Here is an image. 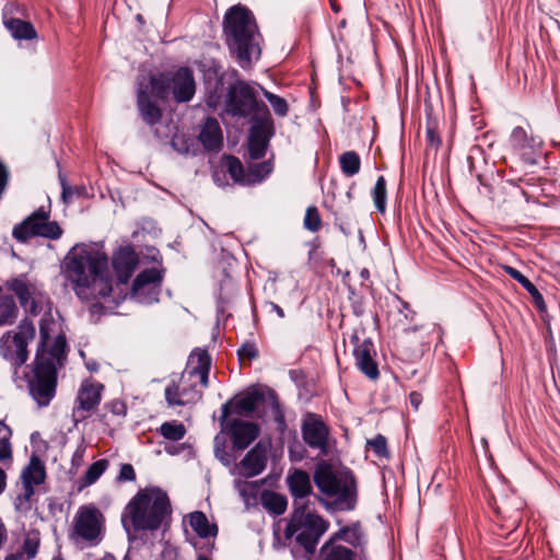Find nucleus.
Masks as SVG:
<instances>
[{
  "instance_id": "60",
  "label": "nucleus",
  "mask_w": 560,
  "mask_h": 560,
  "mask_svg": "<svg viewBox=\"0 0 560 560\" xmlns=\"http://www.w3.org/2000/svg\"><path fill=\"white\" fill-rule=\"evenodd\" d=\"M397 299L400 303V307L398 308V311L400 313L406 311V314H405L406 319L413 320L417 313L413 310H411L410 304L408 302L401 300L399 296H397Z\"/></svg>"
},
{
  "instance_id": "28",
  "label": "nucleus",
  "mask_w": 560,
  "mask_h": 560,
  "mask_svg": "<svg viewBox=\"0 0 560 560\" xmlns=\"http://www.w3.org/2000/svg\"><path fill=\"white\" fill-rule=\"evenodd\" d=\"M189 525L200 539H214L219 528L215 523H210L202 511H195L189 514Z\"/></svg>"
},
{
  "instance_id": "10",
  "label": "nucleus",
  "mask_w": 560,
  "mask_h": 560,
  "mask_svg": "<svg viewBox=\"0 0 560 560\" xmlns=\"http://www.w3.org/2000/svg\"><path fill=\"white\" fill-rule=\"evenodd\" d=\"M50 210L39 207L15 224L12 236L16 242L26 244L33 237H43L50 241L59 240L62 229L57 221H50Z\"/></svg>"
},
{
  "instance_id": "49",
  "label": "nucleus",
  "mask_w": 560,
  "mask_h": 560,
  "mask_svg": "<svg viewBox=\"0 0 560 560\" xmlns=\"http://www.w3.org/2000/svg\"><path fill=\"white\" fill-rule=\"evenodd\" d=\"M320 215L318 209L315 206H310L306 209L304 217V228L310 232H317L320 228Z\"/></svg>"
},
{
  "instance_id": "9",
  "label": "nucleus",
  "mask_w": 560,
  "mask_h": 560,
  "mask_svg": "<svg viewBox=\"0 0 560 560\" xmlns=\"http://www.w3.org/2000/svg\"><path fill=\"white\" fill-rule=\"evenodd\" d=\"M206 95V105L215 110L225 100L228 86L235 81L240 72L236 69L224 70L215 59L199 65Z\"/></svg>"
},
{
  "instance_id": "26",
  "label": "nucleus",
  "mask_w": 560,
  "mask_h": 560,
  "mask_svg": "<svg viewBox=\"0 0 560 560\" xmlns=\"http://www.w3.org/2000/svg\"><path fill=\"white\" fill-rule=\"evenodd\" d=\"M314 555L308 556L303 549H301V558L299 560L304 558L306 560H312L311 558ZM319 558L320 560H354L355 552L349 547L335 544L332 540H327L319 549Z\"/></svg>"
},
{
  "instance_id": "54",
  "label": "nucleus",
  "mask_w": 560,
  "mask_h": 560,
  "mask_svg": "<svg viewBox=\"0 0 560 560\" xmlns=\"http://www.w3.org/2000/svg\"><path fill=\"white\" fill-rule=\"evenodd\" d=\"M229 301L223 298L222 293H219L215 299V313H217V325L221 322H225L230 314L225 315V310Z\"/></svg>"
},
{
  "instance_id": "24",
  "label": "nucleus",
  "mask_w": 560,
  "mask_h": 560,
  "mask_svg": "<svg viewBox=\"0 0 560 560\" xmlns=\"http://www.w3.org/2000/svg\"><path fill=\"white\" fill-rule=\"evenodd\" d=\"M57 380L27 377V387L31 397L39 407H47L56 396Z\"/></svg>"
},
{
  "instance_id": "15",
  "label": "nucleus",
  "mask_w": 560,
  "mask_h": 560,
  "mask_svg": "<svg viewBox=\"0 0 560 560\" xmlns=\"http://www.w3.org/2000/svg\"><path fill=\"white\" fill-rule=\"evenodd\" d=\"M35 337V326L28 317L21 319L18 325V331H8L0 339V348L3 351L4 345L11 341L14 347V353H10V359L15 368H20L28 360V342Z\"/></svg>"
},
{
  "instance_id": "39",
  "label": "nucleus",
  "mask_w": 560,
  "mask_h": 560,
  "mask_svg": "<svg viewBox=\"0 0 560 560\" xmlns=\"http://www.w3.org/2000/svg\"><path fill=\"white\" fill-rule=\"evenodd\" d=\"M186 432L187 431L185 425L177 420L163 422L158 429V433L161 436L173 442H177L184 439Z\"/></svg>"
},
{
  "instance_id": "48",
  "label": "nucleus",
  "mask_w": 560,
  "mask_h": 560,
  "mask_svg": "<svg viewBox=\"0 0 560 560\" xmlns=\"http://www.w3.org/2000/svg\"><path fill=\"white\" fill-rule=\"evenodd\" d=\"M40 546V539L38 537V533H36L34 536H27L22 544V551L23 557H25V560H32L34 559L37 553Z\"/></svg>"
},
{
  "instance_id": "58",
  "label": "nucleus",
  "mask_w": 560,
  "mask_h": 560,
  "mask_svg": "<svg viewBox=\"0 0 560 560\" xmlns=\"http://www.w3.org/2000/svg\"><path fill=\"white\" fill-rule=\"evenodd\" d=\"M476 178L479 183V192L487 196L489 199H493L492 197V194H493V188L490 184H488L483 176L479 173L476 174Z\"/></svg>"
},
{
  "instance_id": "25",
  "label": "nucleus",
  "mask_w": 560,
  "mask_h": 560,
  "mask_svg": "<svg viewBox=\"0 0 560 560\" xmlns=\"http://www.w3.org/2000/svg\"><path fill=\"white\" fill-rule=\"evenodd\" d=\"M198 140L207 151H219L223 145L221 127L214 117H206Z\"/></svg>"
},
{
  "instance_id": "41",
  "label": "nucleus",
  "mask_w": 560,
  "mask_h": 560,
  "mask_svg": "<svg viewBox=\"0 0 560 560\" xmlns=\"http://www.w3.org/2000/svg\"><path fill=\"white\" fill-rule=\"evenodd\" d=\"M371 194L377 212L384 213L386 211L387 203V188L386 179L384 176L377 177Z\"/></svg>"
},
{
  "instance_id": "44",
  "label": "nucleus",
  "mask_w": 560,
  "mask_h": 560,
  "mask_svg": "<svg viewBox=\"0 0 560 560\" xmlns=\"http://www.w3.org/2000/svg\"><path fill=\"white\" fill-rule=\"evenodd\" d=\"M257 86L262 91L264 96L269 102L270 106L272 107V109L277 116L284 117L288 115L289 105L284 97H281L279 95L264 89L259 84H257Z\"/></svg>"
},
{
  "instance_id": "56",
  "label": "nucleus",
  "mask_w": 560,
  "mask_h": 560,
  "mask_svg": "<svg viewBox=\"0 0 560 560\" xmlns=\"http://www.w3.org/2000/svg\"><path fill=\"white\" fill-rule=\"evenodd\" d=\"M105 408L115 416L125 417L127 413V407L122 400L114 399L105 404Z\"/></svg>"
},
{
  "instance_id": "33",
  "label": "nucleus",
  "mask_w": 560,
  "mask_h": 560,
  "mask_svg": "<svg viewBox=\"0 0 560 560\" xmlns=\"http://www.w3.org/2000/svg\"><path fill=\"white\" fill-rule=\"evenodd\" d=\"M273 171L271 160H265L248 165L246 186H254L262 183Z\"/></svg>"
},
{
  "instance_id": "50",
  "label": "nucleus",
  "mask_w": 560,
  "mask_h": 560,
  "mask_svg": "<svg viewBox=\"0 0 560 560\" xmlns=\"http://www.w3.org/2000/svg\"><path fill=\"white\" fill-rule=\"evenodd\" d=\"M368 444L371 446L374 454L380 458H388L389 452L387 448V440L384 435L377 434L374 439L369 440Z\"/></svg>"
},
{
  "instance_id": "29",
  "label": "nucleus",
  "mask_w": 560,
  "mask_h": 560,
  "mask_svg": "<svg viewBox=\"0 0 560 560\" xmlns=\"http://www.w3.org/2000/svg\"><path fill=\"white\" fill-rule=\"evenodd\" d=\"M3 24L14 39L31 40L37 37L34 25L28 21L10 18L4 20Z\"/></svg>"
},
{
  "instance_id": "59",
  "label": "nucleus",
  "mask_w": 560,
  "mask_h": 560,
  "mask_svg": "<svg viewBox=\"0 0 560 560\" xmlns=\"http://www.w3.org/2000/svg\"><path fill=\"white\" fill-rule=\"evenodd\" d=\"M504 183H505L506 185H510V186H513V187H515V188H518V189H520V192H521L524 197H526V198H527V196H528V195H527L526 190H525V189H523V187H522V185H523V184H526V185H528V184H529V183H528V180H527L526 178H524V177L506 178V179L504 180Z\"/></svg>"
},
{
  "instance_id": "20",
  "label": "nucleus",
  "mask_w": 560,
  "mask_h": 560,
  "mask_svg": "<svg viewBox=\"0 0 560 560\" xmlns=\"http://www.w3.org/2000/svg\"><path fill=\"white\" fill-rule=\"evenodd\" d=\"M270 441L259 440L243 457L240 465L245 470L246 478L260 475L267 466Z\"/></svg>"
},
{
  "instance_id": "64",
  "label": "nucleus",
  "mask_w": 560,
  "mask_h": 560,
  "mask_svg": "<svg viewBox=\"0 0 560 560\" xmlns=\"http://www.w3.org/2000/svg\"><path fill=\"white\" fill-rule=\"evenodd\" d=\"M427 140L431 145L439 147L441 144L439 133L432 128L427 129Z\"/></svg>"
},
{
  "instance_id": "12",
  "label": "nucleus",
  "mask_w": 560,
  "mask_h": 560,
  "mask_svg": "<svg viewBox=\"0 0 560 560\" xmlns=\"http://www.w3.org/2000/svg\"><path fill=\"white\" fill-rule=\"evenodd\" d=\"M529 131L522 126H516L511 130L509 136V147L514 155L527 166L540 165L545 158V143L540 136L532 132V127L528 124Z\"/></svg>"
},
{
  "instance_id": "7",
  "label": "nucleus",
  "mask_w": 560,
  "mask_h": 560,
  "mask_svg": "<svg viewBox=\"0 0 560 560\" xmlns=\"http://www.w3.org/2000/svg\"><path fill=\"white\" fill-rule=\"evenodd\" d=\"M221 432H225L232 440V450L236 452L245 451L259 436L260 427L256 422L241 418L228 419L220 418ZM214 457L224 466L231 467L236 459L226 451V440L219 433L213 439Z\"/></svg>"
},
{
  "instance_id": "1",
  "label": "nucleus",
  "mask_w": 560,
  "mask_h": 560,
  "mask_svg": "<svg viewBox=\"0 0 560 560\" xmlns=\"http://www.w3.org/2000/svg\"><path fill=\"white\" fill-rule=\"evenodd\" d=\"M287 485L293 498L292 511L287 522L281 539L278 532H273L272 547L275 549L290 550L294 560L301 558V549L308 556L315 555L322 536L327 532L329 522L319 514L310 510V495H314L310 474L301 468H291L287 475Z\"/></svg>"
},
{
  "instance_id": "46",
  "label": "nucleus",
  "mask_w": 560,
  "mask_h": 560,
  "mask_svg": "<svg viewBox=\"0 0 560 560\" xmlns=\"http://www.w3.org/2000/svg\"><path fill=\"white\" fill-rule=\"evenodd\" d=\"M187 390L184 388L179 392V386L176 382L172 381L165 388L164 396L165 401L168 407L179 406L183 407L186 405V401L179 398V395H186Z\"/></svg>"
},
{
  "instance_id": "19",
  "label": "nucleus",
  "mask_w": 560,
  "mask_h": 560,
  "mask_svg": "<svg viewBox=\"0 0 560 560\" xmlns=\"http://www.w3.org/2000/svg\"><path fill=\"white\" fill-rule=\"evenodd\" d=\"M139 265V255L132 245L119 246L112 255V267L118 284H127Z\"/></svg>"
},
{
  "instance_id": "6",
  "label": "nucleus",
  "mask_w": 560,
  "mask_h": 560,
  "mask_svg": "<svg viewBox=\"0 0 560 560\" xmlns=\"http://www.w3.org/2000/svg\"><path fill=\"white\" fill-rule=\"evenodd\" d=\"M313 482L319 492L326 497L334 498L328 501L319 494L315 499L327 510L353 511L358 503V483L354 472L347 466L334 465L320 458L313 471Z\"/></svg>"
},
{
  "instance_id": "57",
  "label": "nucleus",
  "mask_w": 560,
  "mask_h": 560,
  "mask_svg": "<svg viewBox=\"0 0 560 560\" xmlns=\"http://www.w3.org/2000/svg\"><path fill=\"white\" fill-rule=\"evenodd\" d=\"M306 450L299 445V450H296L293 445L289 446V459L292 463L302 462L305 458Z\"/></svg>"
},
{
  "instance_id": "45",
  "label": "nucleus",
  "mask_w": 560,
  "mask_h": 560,
  "mask_svg": "<svg viewBox=\"0 0 560 560\" xmlns=\"http://www.w3.org/2000/svg\"><path fill=\"white\" fill-rule=\"evenodd\" d=\"M270 145L269 140L258 139V138H247V150H248V156L253 161H258L260 159H264L268 148Z\"/></svg>"
},
{
  "instance_id": "35",
  "label": "nucleus",
  "mask_w": 560,
  "mask_h": 560,
  "mask_svg": "<svg viewBox=\"0 0 560 560\" xmlns=\"http://www.w3.org/2000/svg\"><path fill=\"white\" fill-rule=\"evenodd\" d=\"M109 460L101 458L93 462L86 469L84 476L79 480V490L94 485L101 476L107 470Z\"/></svg>"
},
{
  "instance_id": "55",
  "label": "nucleus",
  "mask_w": 560,
  "mask_h": 560,
  "mask_svg": "<svg viewBox=\"0 0 560 560\" xmlns=\"http://www.w3.org/2000/svg\"><path fill=\"white\" fill-rule=\"evenodd\" d=\"M118 482H131L136 480V471L131 464H121L117 476Z\"/></svg>"
},
{
  "instance_id": "27",
  "label": "nucleus",
  "mask_w": 560,
  "mask_h": 560,
  "mask_svg": "<svg viewBox=\"0 0 560 560\" xmlns=\"http://www.w3.org/2000/svg\"><path fill=\"white\" fill-rule=\"evenodd\" d=\"M503 269L506 272V275H509L513 280L520 283L522 288L530 295L533 303L538 312L542 313L547 311V305L542 294L526 276H524L520 270L512 266L506 265L503 267Z\"/></svg>"
},
{
  "instance_id": "11",
  "label": "nucleus",
  "mask_w": 560,
  "mask_h": 560,
  "mask_svg": "<svg viewBox=\"0 0 560 560\" xmlns=\"http://www.w3.org/2000/svg\"><path fill=\"white\" fill-rule=\"evenodd\" d=\"M68 353L67 338L65 334H58L49 349H36L32 377L58 381V371L65 366Z\"/></svg>"
},
{
  "instance_id": "17",
  "label": "nucleus",
  "mask_w": 560,
  "mask_h": 560,
  "mask_svg": "<svg viewBox=\"0 0 560 560\" xmlns=\"http://www.w3.org/2000/svg\"><path fill=\"white\" fill-rule=\"evenodd\" d=\"M104 521L103 513L95 505L82 506L78 512L74 532L82 539L96 545L102 540Z\"/></svg>"
},
{
  "instance_id": "42",
  "label": "nucleus",
  "mask_w": 560,
  "mask_h": 560,
  "mask_svg": "<svg viewBox=\"0 0 560 560\" xmlns=\"http://www.w3.org/2000/svg\"><path fill=\"white\" fill-rule=\"evenodd\" d=\"M268 401L275 416V422L277 423L278 431L283 433L287 429L285 416L281 408L279 397L273 388H268Z\"/></svg>"
},
{
  "instance_id": "4",
  "label": "nucleus",
  "mask_w": 560,
  "mask_h": 560,
  "mask_svg": "<svg viewBox=\"0 0 560 560\" xmlns=\"http://www.w3.org/2000/svg\"><path fill=\"white\" fill-rule=\"evenodd\" d=\"M222 32L231 57L242 69L250 68L253 60L260 58L258 39L261 35L254 13L246 5L237 3L228 9L223 16Z\"/></svg>"
},
{
  "instance_id": "40",
  "label": "nucleus",
  "mask_w": 560,
  "mask_h": 560,
  "mask_svg": "<svg viewBox=\"0 0 560 560\" xmlns=\"http://www.w3.org/2000/svg\"><path fill=\"white\" fill-rule=\"evenodd\" d=\"M348 301L351 306V312L357 318H361L366 313V298L358 291L353 285L347 284Z\"/></svg>"
},
{
  "instance_id": "18",
  "label": "nucleus",
  "mask_w": 560,
  "mask_h": 560,
  "mask_svg": "<svg viewBox=\"0 0 560 560\" xmlns=\"http://www.w3.org/2000/svg\"><path fill=\"white\" fill-rule=\"evenodd\" d=\"M351 341L355 343L353 357L358 370L371 381H376L380 377V370L374 359L376 352L373 340L365 338L360 342L359 337L354 335Z\"/></svg>"
},
{
  "instance_id": "51",
  "label": "nucleus",
  "mask_w": 560,
  "mask_h": 560,
  "mask_svg": "<svg viewBox=\"0 0 560 560\" xmlns=\"http://www.w3.org/2000/svg\"><path fill=\"white\" fill-rule=\"evenodd\" d=\"M194 548L198 552L197 560H212L210 555L214 550V540L194 541Z\"/></svg>"
},
{
  "instance_id": "53",
  "label": "nucleus",
  "mask_w": 560,
  "mask_h": 560,
  "mask_svg": "<svg viewBox=\"0 0 560 560\" xmlns=\"http://www.w3.org/2000/svg\"><path fill=\"white\" fill-rule=\"evenodd\" d=\"M289 377L299 389L300 395H302V386L310 385L306 373L302 369L289 370Z\"/></svg>"
},
{
  "instance_id": "16",
  "label": "nucleus",
  "mask_w": 560,
  "mask_h": 560,
  "mask_svg": "<svg viewBox=\"0 0 560 560\" xmlns=\"http://www.w3.org/2000/svg\"><path fill=\"white\" fill-rule=\"evenodd\" d=\"M301 433L304 443L308 447L318 450L323 456L328 455L330 429L320 415L306 412L302 420Z\"/></svg>"
},
{
  "instance_id": "2",
  "label": "nucleus",
  "mask_w": 560,
  "mask_h": 560,
  "mask_svg": "<svg viewBox=\"0 0 560 560\" xmlns=\"http://www.w3.org/2000/svg\"><path fill=\"white\" fill-rule=\"evenodd\" d=\"M196 93L194 71L188 66H179L176 70L150 73L137 82L136 104L139 116L148 126L161 122L163 109L159 102H166L172 94L178 103L190 102Z\"/></svg>"
},
{
  "instance_id": "52",
  "label": "nucleus",
  "mask_w": 560,
  "mask_h": 560,
  "mask_svg": "<svg viewBox=\"0 0 560 560\" xmlns=\"http://www.w3.org/2000/svg\"><path fill=\"white\" fill-rule=\"evenodd\" d=\"M237 357L240 360L248 359L249 361L255 360L259 357L258 348L253 341H245L237 350Z\"/></svg>"
},
{
  "instance_id": "13",
  "label": "nucleus",
  "mask_w": 560,
  "mask_h": 560,
  "mask_svg": "<svg viewBox=\"0 0 560 560\" xmlns=\"http://www.w3.org/2000/svg\"><path fill=\"white\" fill-rule=\"evenodd\" d=\"M165 269L144 268L133 279L129 298L142 305H152L160 301Z\"/></svg>"
},
{
  "instance_id": "36",
  "label": "nucleus",
  "mask_w": 560,
  "mask_h": 560,
  "mask_svg": "<svg viewBox=\"0 0 560 560\" xmlns=\"http://www.w3.org/2000/svg\"><path fill=\"white\" fill-rule=\"evenodd\" d=\"M222 161L225 163L226 172L235 184L246 186L247 172L241 160L232 154H224Z\"/></svg>"
},
{
  "instance_id": "32",
  "label": "nucleus",
  "mask_w": 560,
  "mask_h": 560,
  "mask_svg": "<svg viewBox=\"0 0 560 560\" xmlns=\"http://www.w3.org/2000/svg\"><path fill=\"white\" fill-rule=\"evenodd\" d=\"M24 478L36 485H42L45 482L46 467L44 462L36 454L31 456L28 465L25 466L22 470L21 479Z\"/></svg>"
},
{
  "instance_id": "23",
  "label": "nucleus",
  "mask_w": 560,
  "mask_h": 560,
  "mask_svg": "<svg viewBox=\"0 0 560 560\" xmlns=\"http://www.w3.org/2000/svg\"><path fill=\"white\" fill-rule=\"evenodd\" d=\"M104 385L100 382H82L75 402H78V410L92 411L94 410L102 400V392Z\"/></svg>"
},
{
  "instance_id": "37",
  "label": "nucleus",
  "mask_w": 560,
  "mask_h": 560,
  "mask_svg": "<svg viewBox=\"0 0 560 560\" xmlns=\"http://www.w3.org/2000/svg\"><path fill=\"white\" fill-rule=\"evenodd\" d=\"M19 308L12 295L0 293V326L11 325L18 318Z\"/></svg>"
},
{
  "instance_id": "38",
  "label": "nucleus",
  "mask_w": 560,
  "mask_h": 560,
  "mask_svg": "<svg viewBox=\"0 0 560 560\" xmlns=\"http://www.w3.org/2000/svg\"><path fill=\"white\" fill-rule=\"evenodd\" d=\"M339 166L346 177H353L360 172L361 158L355 151H346L339 156Z\"/></svg>"
},
{
  "instance_id": "31",
  "label": "nucleus",
  "mask_w": 560,
  "mask_h": 560,
  "mask_svg": "<svg viewBox=\"0 0 560 560\" xmlns=\"http://www.w3.org/2000/svg\"><path fill=\"white\" fill-rule=\"evenodd\" d=\"M195 354H197L198 364L189 371V374L191 376L199 375L200 383L207 386L211 368V357L206 349L199 348L192 350V352L189 355V359H191ZM190 360H188V362Z\"/></svg>"
},
{
  "instance_id": "62",
  "label": "nucleus",
  "mask_w": 560,
  "mask_h": 560,
  "mask_svg": "<svg viewBox=\"0 0 560 560\" xmlns=\"http://www.w3.org/2000/svg\"><path fill=\"white\" fill-rule=\"evenodd\" d=\"M141 229L143 232H147L149 234L156 233V231H160L156 226V222L151 218H143L141 223Z\"/></svg>"
},
{
  "instance_id": "5",
  "label": "nucleus",
  "mask_w": 560,
  "mask_h": 560,
  "mask_svg": "<svg viewBox=\"0 0 560 560\" xmlns=\"http://www.w3.org/2000/svg\"><path fill=\"white\" fill-rule=\"evenodd\" d=\"M172 504L166 491L160 487L140 489L128 502L121 515V525L128 539L132 540L127 524L128 514L135 532H155L161 527L166 530L172 522Z\"/></svg>"
},
{
  "instance_id": "63",
  "label": "nucleus",
  "mask_w": 560,
  "mask_h": 560,
  "mask_svg": "<svg viewBox=\"0 0 560 560\" xmlns=\"http://www.w3.org/2000/svg\"><path fill=\"white\" fill-rule=\"evenodd\" d=\"M60 184H61V188H62V191H61V198L62 200L68 203L69 202V199L72 197L73 195V189L71 186H69L66 182V178L61 177L60 176Z\"/></svg>"
},
{
  "instance_id": "22",
  "label": "nucleus",
  "mask_w": 560,
  "mask_h": 560,
  "mask_svg": "<svg viewBox=\"0 0 560 560\" xmlns=\"http://www.w3.org/2000/svg\"><path fill=\"white\" fill-rule=\"evenodd\" d=\"M247 118L249 120L248 137L271 141L276 127L268 107Z\"/></svg>"
},
{
  "instance_id": "3",
  "label": "nucleus",
  "mask_w": 560,
  "mask_h": 560,
  "mask_svg": "<svg viewBox=\"0 0 560 560\" xmlns=\"http://www.w3.org/2000/svg\"><path fill=\"white\" fill-rule=\"evenodd\" d=\"M61 269L66 278L73 283L78 298L91 294L106 299L113 292V280L108 271V257L104 252L91 248L86 244H75L69 249Z\"/></svg>"
},
{
  "instance_id": "47",
  "label": "nucleus",
  "mask_w": 560,
  "mask_h": 560,
  "mask_svg": "<svg viewBox=\"0 0 560 560\" xmlns=\"http://www.w3.org/2000/svg\"><path fill=\"white\" fill-rule=\"evenodd\" d=\"M54 322L50 314H45L39 320V341L36 349H49L50 331Z\"/></svg>"
},
{
  "instance_id": "14",
  "label": "nucleus",
  "mask_w": 560,
  "mask_h": 560,
  "mask_svg": "<svg viewBox=\"0 0 560 560\" xmlns=\"http://www.w3.org/2000/svg\"><path fill=\"white\" fill-rule=\"evenodd\" d=\"M269 386L252 385L247 389L234 395L221 407L222 418L235 413L240 417H252L258 408L268 400Z\"/></svg>"
},
{
  "instance_id": "43",
  "label": "nucleus",
  "mask_w": 560,
  "mask_h": 560,
  "mask_svg": "<svg viewBox=\"0 0 560 560\" xmlns=\"http://www.w3.org/2000/svg\"><path fill=\"white\" fill-rule=\"evenodd\" d=\"M12 430L0 421V462L12 460Z\"/></svg>"
},
{
  "instance_id": "30",
  "label": "nucleus",
  "mask_w": 560,
  "mask_h": 560,
  "mask_svg": "<svg viewBox=\"0 0 560 560\" xmlns=\"http://www.w3.org/2000/svg\"><path fill=\"white\" fill-rule=\"evenodd\" d=\"M260 503L261 506L273 516L282 515L288 508L287 497L272 490H264L261 492Z\"/></svg>"
},
{
  "instance_id": "8",
  "label": "nucleus",
  "mask_w": 560,
  "mask_h": 560,
  "mask_svg": "<svg viewBox=\"0 0 560 560\" xmlns=\"http://www.w3.org/2000/svg\"><path fill=\"white\" fill-rule=\"evenodd\" d=\"M255 83L245 81L237 75L226 89L224 100V110L231 117L247 118L268 106L258 98V92Z\"/></svg>"
},
{
  "instance_id": "61",
  "label": "nucleus",
  "mask_w": 560,
  "mask_h": 560,
  "mask_svg": "<svg viewBox=\"0 0 560 560\" xmlns=\"http://www.w3.org/2000/svg\"><path fill=\"white\" fill-rule=\"evenodd\" d=\"M160 560H183L179 556V552L176 548H164L161 553Z\"/></svg>"
},
{
  "instance_id": "34",
  "label": "nucleus",
  "mask_w": 560,
  "mask_h": 560,
  "mask_svg": "<svg viewBox=\"0 0 560 560\" xmlns=\"http://www.w3.org/2000/svg\"><path fill=\"white\" fill-rule=\"evenodd\" d=\"M362 530L360 522H355L351 525L340 527L336 533L331 535L328 540H332L336 544L337 540H345L352 547L357 548L361 545Z\"/></svg>"
},
{
  "instance_id": "21",
  "label": "nucleus",
  "mask_w": 560,
  "mask_h": 560,
  "mask_svg": "<svg viewBox=\"0 0 560 560\" xmlns=\"http://www.w3.org/2000/svg\"><path fill=\"white\" fill-rule=\"evenodd\" d=\"M7 288L13 291L19 299L20 305L31 315L37 316L42 312V307L32 296L31 288L26 279V275L22 273L7 281Z\"/></svg>"
}]
</instances>
